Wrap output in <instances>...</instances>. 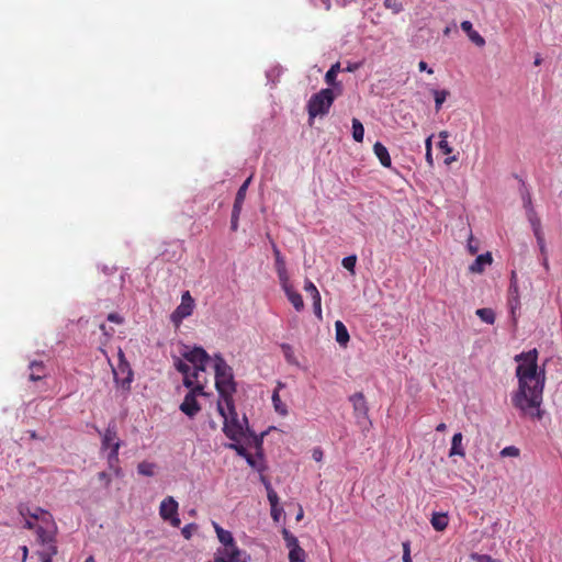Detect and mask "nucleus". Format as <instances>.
I'll use <instances>...</instances> for the list:
<instances>
[{
    "label": "nucleus",
    "mask_w": 562,
    "mask_h": 562,
    "mask_svg": "<svg viewBox=\"0 0 562 562\" xmlns=\"http://www.w3.org/2000/svg\"><path fill=\"white\" fill-rule=\"evenodd\" d=\"M515 361L518 362L516 368L518 389L512 394V403L524 415L540 419L542 417L540 406L542 404L546 372L543 369H538V351L532 349L516 355Z\"/></svg>",
    "instance_id": "nucleus-1"
},
{
    "label": "nucleus",
    "mask_w": 562,
    "mask_h": 562,
    "mask_svg": "<svg viewBox=\"0 0 562 562\" xmlns=\"http://www.w3.org/2000/svg\"><path fill=\"white\" fill-rule=\"evenodd\" d=\"M217 411L223 417V431L227 438L232 441L240 442L247 436L254 438L256 447L261 449L262 438H258L254 431L248 427V420L246 416L241 419L238 418L234 401L232 405H225L223 402H217Z\"/></svg>",
    "instance_id": "nucleus-2"
},
{
    "label": "nucleus",
    "mask_w": 562,
    "mask_h": 562,
    "mask_svg": "<svg viewBox=\"0 0 562 562\" xmlns=\"http://www.w3.org/2000/svg\"><path fill=\"white\" fill-rule=\"evenodd\" d=\"M215 386L218 392V401L225 405H232L233 395L236 393V383L233 369L221 355L214 356Z\"/></svg>",
    "instance_id": "nucleus-3"
},
{
    "label": "nucleus",
    "mask_w": 562,
    "mask_h": 562,
    "mask_svg": "<svg viewBox=\"0 0 562 562\" xmlns=\"http://www.w3.org/2000/svg\"><path fill=\"white\" fill-rule=\"evenodd\" d=\"M335 100V94L331 89H322L317 93L313 94L307 102L308 121L312 124V120L316 116L326 115Z\"/></svg>",
    "instance_id": "nucleus-4"
},
{
    "label": "nucleus",
    "mask_w": 562,
    "mask_h": 562,
    "mask_svg": "<svg viewBox=\"0 0 562 562\" xmlns=\"http://www.w3.org/2000/svg\"><path fill=\"white\" fill-rule=\"evenodd\" d=\"M190 392L184 396L183 402L180 404V411L188 417H194L200 411L201 406L198 403V395H205L204 385L198 382L192 387H189Z\"/></svg>",
    "instance_id": "nucleus-5"
},
{
    "label": "nucleus",
    "mask_w": 562,
    "mask_h": 562,
    "mask_svg": "<svg viewBox=\"0 0 562 562\" xmlns=\"http://www.w3.org/2000/svg\"><path fill=\"white\" fill-rule=\"evenodd\" d=\"M113 375L117 386L122 387L124 391H130L134 374L122 350L119 352V363L117 367L113 369Z\"/></svg>",
    "instance_id": "nucleus-6"
},
{
    "label": "nucleus",
    "mask_w": 562,
    "mask_h": 562,
    "mask_svg": "<svg viewBox=\"0 0 562 562\" xmlns=\"http://www.w3.org/2000/svg\"><path fill=\"white\" fill-rule=\"evenodd\" d=\"M195 303L189 291H186L181 295L180 305L171 313L170 321L175 326H179L182 321L192 315Z\"/></svg>",
    "instance_id": "nucleus-7"
},
{
    "label": "nucleus",
    "mask_w": 562,
    "mask_h": 562,
    "mask_svg": "<svg viewBox=\"0 0 562 562\" xmlns=\"http://www.w3.org/2000/svg\"><path fill=\"white\" fill-rule=\"evenodd\" d=\"M37 542L41 544V549L37 551L40 560H53V557L58 552L56 533L41 531V536H37Z\"/></svg>",
    "instance_id": "nucleus-8"
},
{
    "label": "nucleus",
    "mask_w": 562,
    "mask_h": 562,
    "mask_svg": "<svg viewBox=\"0 0 562 562\" xmlns=\"http://www.w3.org/2000/svg\"><path fill=\"white\" fill-rule=\"evenodd\" d=\"M159 515L164 520L170 521L173 527L180 526L178 502L172 496H167L162 499L159 506Z\"/></svg>",
    "instance_id": "nucleus-9"
},
{
    "label": "nucleus",
    "mask_w": 562,
    "mask_h": 562,
    "mask_svg": "<svg viewBox=\"0 0 562 562\" xmlns=\"http://www.w3.org/2000/svg\"><path fill=\"white\" fill-rule=\"evenodd\" d=\"M357 418H368L369 407L362 392H357L349 397Z\"/></svg>",
    "instance_id": "nucleus-10"
},
{
    "label": "nucleus",
    "mask_w": 562,
    "mask_h": 562,
    "mask_svg": "<svg viewBox=\"0 0 562 562\" xmlns=\"http://www.w3.org/2000/svg\"><path fill=\"white\" fill-rule=\"evenodd\" d=\"M271 245H272V251L274 255L276 271H277L279 281H280V283H286V280H289V274H288V270H286L285 260H284L283 256L281 255V251L278 248V246L276 245V243L272 241Z\"/></svg>",
    "instance_id": "nucleus-11"
},
{
    "label": "nucleus",
    "mask_w": 562,
    "mask_h": 562,
    "mask_svg": "<svg viewBox=\"0 0 562 562\" xmlns=\"http://www.w3.org/2000/svg\"><path fill=\"white\" fill-rule=\"evenodd\" d=\"M508 306L513 316L515 317L516 310L520 308L517 276L515 271L512 272L510 285L508 290Z\"/></svg>",
    "instance_id": "nucleus-12"
},
{
    "label": "nucleus",
    "mask_w": 562,
    "mask_h": 562,
    "mask_svg": "<svg viewBox=\"0 0 562 562\" xmlns=\"http://www.w3.org/2000/svg\"><path fill=\"white\" fill-rule=\"evenodd\" d=\"M102 449L110 451L115 447V445H119V448L121 447V440L117 437V431L115 425H109L104 432L102 434Z\"/></svg>",
    "instance_id": "nucleus-13"
},
{
    "label": "nucleus",
    "mask_w": 562,
    "mask_h": 562,
    "mask_svg": "<svg viewBox=\"0 0 562 562\" xmlns=\"http://www.w3.org/2000/svg\"><path fill=\"white\" fill-rule=\"evenodd\" d=\"M288 300L291 302L293 307L300 312L304 308V301L302 295L293 289V286L290 284L289 280H286V283H280Z\"/></svg>",
    "instance_id": "nucleus-14"
},
{
    "label": "nucleus",
    "mask_w": 562,
    "mask_h": 562,
    "mask_svg": "<svg viewBox=\"0 0 562 562\" xmlns=\"http://www.w3.org/2000/svg\"><path fill=\"white\" fill-rule=\"evenodd\" d=\"M183 358L193 366L201 362H209L210 356L202 347H194L189 351L183 352Z\"/></svg>",
    "instance_id": "nucleus-15"
},
{
    "label": "nucleus",
    "mask_w": 562,
    "mask_h": 562,
    "mask_svg": "<svg viewBox=\"0 0 562 562\" xmlns=\"http://www.w3.org/2000/svg\"><path fill=\"white\" fill-rule=\"evenodd\" d=\"M37 529L36 536H41V531H50V533H56V525L54 518L49 512L44 513L40 519L36 520Z\"/></svg>",
    "instance_id": "nucleus-16"
},
{
    "label": "nucleus",
    "mask_w": 562,
    "mask_h": 562,
    "mask_svg": "<svg viewBox=\"0 0 562 562\" xmlns=\"http://www.w3.org/2000/svg\"><path fill=\"white\" fill-rule=\"evenodd\" d=\"M461 29L467 33L470 41L473 42L476 46L483 47L485 45L484 37L479 32L473 30V25L470 21H463L461 23Z\"/></svg>",
    "instance_id": "nucleus-17"
},
{
    "label": "nucleus",
    "mask_w": 562,
    "mask_h": 562,
    "mask_svg": "<svg viewBox=\"0 0 562 562\" xmlns=\"http://www.w3.org/2000/svg\"><path fill=\"white\" fill-rule=\"evenodd\" d=\"M493 261L491 252H485L475 258L472 265L469 267L470 272L472 273H482L485 269V266L491 265Z\"/></svg>",
    "instance_id": "nucleus-18"
},
{
    "label": "nucleus",
    "mask_w": 562,
    "mask_h": 562,
    "mask_svg": "<svg viewBox=\"0 0 562 562\" xmlns=\"http://www.w3.org/2000/svg\"><path fill=\"white\" fill-rule=\"evenodd\" d=\"M373 151L383 167H386V168L391 167L392 160H391L389 150L382 143L376 142L373 145Z\"/></svg>",
    "instance_id": "nucleus-19"
},
{
    "label": "nucleus",
    "mask_w": 562,
    "mask_h": 562,
    "mask_svg": "<svg viewBox=\"0 0 562 562\" xmlns=\"http://www.w3.org/2000/svg\"><path fill=\"white\" fill-rule=\"evenodd\" d=\"M284 384L279 382L278 385H277V389L273 391V394H272V397H271V401H272V404H273V407H274V411L281 415V416H286L288 415V406L281 401L280 398V395H279V390L281 387H283Z\"/></svg>",
    "instance_id": "nucleus-20"
},
{
    "label": "nucleus",
    "mask_w": 562,
    "mask_h": 562,
    "mask_svg": "<svg viewBox=\"0 0 562 562\" xmlns=\"http://www.w3.org/2000/svg\"><path fill=\"white\" fill-rule=\"evenodd\" d=\"M119 445L116 443L115 447L109 452L108 454V464L109 468L114 472L116 476H121L122 470L119 465Z\"/></svg>",
    "instance_id": "nucleus-21"
},
{
    "label": "nucleus",
    "mask_w": 562,
    "mask_h": 562,
    "mask_svg": "<svg viewBox=\"0 0 562 562\" xmlns=\"http://www.w3.org/2000/svg\"><path fill=\"white\" fill-rule=\"evenodd\" d=\"M462 439H463V436L461 432H457L453 435L452 440H451V448L449 451L450 457H452V456L464 457L465 456V451L462 447Z\"/></svg>",
    "instance_id": "nucleus-22"
},
{
    "label": "nucleus",
    "mask_w": 562,
    "mask_h": 562,
    "mask_svg": "<svg viewBox=\"0 0 562 562\" xmlns=\"http://www.w3.org/2000/svg\"><path fill=\"white\" fill-rule=\"evenodd\" d=\"M30 371L31 381H40L46 375L45 366L42 361H32L30 363Z\"/></svg>",
    "instance_id": "nucleus-23"
},
{
    "label": "nucleus",
    "mask_w": 562,
    "mask_h": 562,
    "mask_svg": "<svg viewBox=\"0 0 562 562\" xmlns=\"http://www.w3.org/2000/svg\"><path fill=\"white\" fill-rule=\"evenodd\" d=\"M175 367L179 372H181L184 375L183 385L186 387H192V385L194 384V381L191 378L189 364H187L182 360L178 359L175 363Z\"/></svg>",
    "instance_id": "nucleus-24"
},
{
    "label": "nucleus",
    "mask_w": 562,
    "mask_h": 562,
    "mask_svg": "<svg viewBox=\"0 0 562 562\" xmlns=\"http://www.w3.org/2000/svg\"><path fill=\"white\" fill-rule=\"evenodd\" d=\"M335 329H336L337 342L341 346H346L347 342L349 341L350 337H349V333H348L346 326L344 325V323L341 321H337L335 323Z\"/></svg>",
    "instance_id": "nucleus-25"
},
{
    "label": "nucleus",
    "mask_w": 562,
    "mask_h": 562,
    "mask_svg": "<svg viewBox=\"0 0 562 562\" xmlns=\"http://www.w3.org/2000/svg\"><path fill=\"white\" fill-rule=\"evenodd\" d=\"M448 516L447 514L434 513L430 519L431 526L437 531H443L448 526Z\"/></svg>",
    "instance_id": "nucleus-26"
},
{
    "label": "nucleus",
    "mask_w": 562,
    "mask_h": 562,
    "mask_svg": "<svg viewBox=\"0 0 562 562\" xmlns=\"http://www.w3.org/2000/svg\"><path fill=\"white\" fill-rule=\"evenodd\" d=\"M250 182H251V177L247 178L244 181V183L239 187V189H238V191L236 193L233 206L243 209V204H244V201H245V198H246V192H247V189H248Z\"/></svg>",
    "instance_id": "nucleus-27"
},
{
    "label": "nucleus",
    "mask_w": 562,
    "mask_h": 562,
    "mask_svg": "<svg viewBox=\"0 0 562 562\" xmlns=\"http://www.w3.org/2000/svg\"><path fill=\"white\" fill-rule=\"evenodd\" d=\"M265 485L267 488L268 501H269L270 507H271V516L273 517V519H277L274 512H276V507H278V504H279V496H278L277 492L271 487L269 482H265Z\"/></svg>",
    "instance_id": "nucleus-28"
},
{
    "label": "nucleus",
    "mask_w": 562,
    "mask_h": 562,
    "mask_svg": "<svg viewBox=\"0 0 562 562\" xmlns=\"http://www.w3.org/2000/svg\"><path fill=\"white\" fill-rule=\"evenodd\" d=\"M475 314L480 319L486 324L493 325L495 323V313L492 308L483 307L476 310Z\"/></svg>",
    "instance_id": "nucleus-29"
},
{
    "label": "nucleus",
    "mask_w": 562,
    "mask_h": 562,
    "mask_svg": "<svg viewBox=\"0 0 562 562\" xmlns=\"http://www.w3.org/2000/svg\"><path fill=\"white\" fill-rule=\"evenodd\" d=\"M137 472L144 476H154L156 472V464L148 461H142L137 465Z\"/></svg>",
    "instance_id": "nucleus-30"
},
{
    "label": "nucleus",
    "mask_w": 562,
    "mask_h": 562,
    "mask_svg": "<svg viewBox=\"0 0 562 562\" xmlns=\"http://www.w3.org/2000/svg\"><path fill=\"white\" fill-rule=\"evenodd\" d=\"M281 350H282L283 356H284V358H285V360H286V362L289 364L299 366L297 358H296V356L294 353V350H293L291 345L282 344L281 345Z\"/></svg>",
    "instance_id": "nucleus-31"
},
{
    "label": "nucleus",
    "mask_w": 562,
    "mask_h": 562,
    "mask_svg": "<svg viewBox=\"0 0 562 562\" xmlns=\"http://www.w3.org/2000/svg\"><path fill=\"white\" fill-rule=\"evenodd\" d=\"M432 94L435 98V109L437 112L441 110V106L443 102L447 100V98L450 95V92L448 90H432Z\"/></svg>",
    "instance_id": "nucleus-32"
},
{
    "label": "nucleus",
    "mask_w": 562,
    "mask_h": 562,
    "mask_svg": "<svg viewBox=\"0 0 562 562\" xmlns=\"http://www.w3.org/2000/svg\"><path fill=\"white\" fill-rule=\"evenodd\" d=\"M527 217H528V221H529V223L531 225L533 235L542 233L541 221L538 217L536 211L535 210H529V212L527 214Z\"/></svg>",
    "instance_id": "nucleus-33"
},
{
    "label": "nucleus",
    "mask_w": 562,
    "mask_h": 562,
    "mask_svg": "<svg viewBox=\"0 0 562 562\" xmlns=\"http://www.w3.org/2000/svg\"><path fill=\"white\" fill-rule=\"evenodd\" d=\"M364 136V127L358 119H352V137L356 142L361 143Z\"/></svg>",
    "instance_id": "nucleus-34"
},
{
    "label": "nucleus",
    "mask_w": 562,
    "mask_h": 562,
    "mask_svg": "<svg viewBox=\"0 0 562 562\" xmlns=\"http://www.w3.org/2000/svg\"><path fill=\"white\" fill-rule=\"evenodd\" d=\"M282 536H283V539L285 541V546L289 549V552L291 550H293L294 548L295 549L301 548L297 538L294 535H292L289 530L283 529L282 530Z\"/></svg>",
    "instance_id": "nucleus-35"
},
{
    "label": "nucleus",
    "mask_w": 562,
    "mask_h": 562,
    "mask_svg": "<svg viewBox=\"0 0 562 562\" xmlns=\"http://www.w3.org/2000/svg\"><path fill=\"white\" fill-rule=\"evenodd\" d=\"M340 71V63H336L331 65V67L328 69V71L325 75V81L328 86H335L336 85V78L338 72Z\"/></svg>",
    "instance_id": "nucleus-36"
},
{
    "label": "nucleus",
    "mask_w": 562,
    "mask_h": 562,
    "mask_svg": "<svg viewBox=\"0 0 562 562\" xmlns=\"http://www.w3.org/2000/svg\"><path fill=\"white\" fill-rule=\"evenodd\" d=\"M439 137L441 138L438 146H439V149L445 154V155H450L452 153V147L449 145V143L447 142V138H448V132L446 131H442L439 133Z\"/></svg>",
    "instance_id": "nucleus-37"
},
{
    "label": "nucleus",
    "mask_w": 562,
    "mask_h": 562,
    "mask_svg": "<svg viewBox=\"0 0 562 562\" xmlns=\"http://www.w3.org/2000/svg\"><path fill=\"white\" fill-rule=\"evenodd\" d=\"M306 553L302 548L293 549L289 552V562H305Z\"/></svg>",
    "instance_id": "nucleus-38"
},
{
    "label": "nucleus",
    "mask_w": 562,
    "mask_h": 562,
    "mask_svg": "<svg viewBox=\"0 0 562 562\" xmlns=\"http://www.w3.org/2000/svg\"><path fill=\"white\" fill-rule=\"evenodd\" d=\"M240 212H241L240 207L233 206L232 218H231V229L233 232L237 231V228H238V220H239Z\"/></svg>",
    "instance_id": "nucleus-39"
},
{
    "label": "nucleus",
    "mask_w": 562,
    "mask_h": 562,
    "mask_svg": "<svg viewBox=\"0 0 562 562\" xmlns=\"http://www.w3.org/2000/svg\"><path fill=\"white\" fill-rule=\"evenodd\" d=\"M520 453L519 449L515 446H508V447H505L504 449L501 450L499 454L501 457L503 458H506V457H518Z\"/></svg>",
    "instance_id": "nucleus-40"
},
{
    "label": "nucleus",
    "mask_w": 562,
    "mask_h": 562,
    "mask_svg": "<svg viewBox=\"0 0 562 562\" xmlns=\"http://www.w3.org/2000/svg\"><path fill=\"white\" fill-rule=\"evenodd\" d=\"M206 364H207V362H201V364H200V363H198V364L193 366V367H194V370H193V372L191 373V378H192V379H193V381H194V385L199 382V374H200V372H205V370H206Z\"/></svg>",
    "instance_id": "nucleus-41"
},
{
    "label": "nucleus",
    "mask_w": 562,
    "mask_h": 562,
    "mask_svg": "<svg viewBox=\"0 0 562 562\" xmlns=\"http://www.w3.org/2000/svg\"><path fill=\"white\" fill-rule=\"evenodd\" d=\"M227 448L229 449H233L237 452L238 456L243 457L246 459V457L249 454L246 450V448L241 445H239V442H232L229 445H227Z\"/></svg>",
    "instance_id": "nucleus-42"
},
{
    "label": "nucleus",
    "mask_w": 562,
    "mask_h": 562,
    "mask_svg": "<svg viewBox=\"0 0 562 562\" xmlns=\"http://www.w3.org/2000/svg\"><path fill=\"white\" fill-rule=\"evenodd\" d=\"M356 262H357V257L356 256H348V257L342 259L344 268H346L347 270H349L351 272H353V270H355Z\"/></svg>",
    "instance_id": "nucleus-43"
},
{
    "label": "nucleus",
    "mask_w": 562,
    "mask_h": 562,
    "mask_svg": "<svg viewBox=\"0 0 562 562\" xmlns=\"http://www.w3.org/2000/svg\"><path fill=\"white\" fill-rule=\"evenodd\" d=\"M535 237L537 239V244L539 246V250H540L541 255H546L547 254V247H546L543 232L539 233V234H535Z\"/></svg>",
    "instance_id": "nucleus-44"
},
{
    "label": "nucleus",
    "mask_w": 562,
    "mask_h": 562,
    "mask_svg": "<svg viewBox=\"0 0 562 562\" xmlns=\"http://www.w3.org/2000/svg\"><path fill=\"white\" fill-rule=\"evenodd\" d=\"M19 514L24 517L25 519L30 518V514H32V508H30L25 504H20L18 507Z\"/></svg>",
    "instance_id": "nucleus-45"
},
{
    "label": "nucleus",
    "mask_w": 562,
    "mask_h": 562,
    "mask_svg": "<svg viewBox=\"0 0 562 562\" xmlns=\"http://www.w3.org/2000/svg\"><path fill=\"white\" fill-rule=\"evenodd\" d=\"M403 562H413L408 542L403 543Z\"/></svg>",
    "instance_id": "nucleus-46"
},
{
    "label": "nucleus",
    "mask_w": 562,
    "mask_h": 562,
    "mask_svg": "<svg viewBox=\"0 0 562 562\" xmlns=\"http://www.w3.org/2000/svg\"><path fill=\"white\" fill-rule=\"evenodd\" d=\"M46 512L47 510H45L41 507H34V508H32V514H30V518L34 519L36 521Z\"/></svg>",
    "instance_id": "nucleus-47"
},
{
    "label": "nucleus",
    "mask_w": 562,
    "mask_h": 562,
    "mask_svg": "<svg viewBox=\"0 0 562 562\" xmlns=\"http://www.w3.org/2000/svg\"><path fill=\"white\" fill-rule=\"evenodd\" d=\"M98 479H99L101 482H103V483H104V486H105V487H109V486H110V484H111V476H110L106 472H104V471L99 472V473H98Z\"/></svg>",
    "instance_id": "nucleus-48"
},
{
    "label": "nucleus",
    "mask_w": 562,
    "mask_h": 562,
    "mask_svg": "<svg viewBox=\"0 0 562 562\" xmlns=\"http://www.w3.org/2000/svg\"><path fill=\"white\" fill-rule=\"evenodd\" d=\"M323 457H324V452L322 450V448L319 447H316L313 449L312 451V458L316 461V462H321L323 460Z\"/></svg>",
    "instance_id": "nucleus-49"
},
{
    "label": "nucleus",
    "mask_w": 562,
    "mask_h": 562,
    "mask_svg": "<svg viewBox=\"0 0 562 562\" xmlns=\"http://www.w3.org/2000/svg\"><path fill=\"white\" fill-rule=\"evenodd\" d=\"M304 290L312 295L315 294V291H318L317 288L315 286V284L310 281V280H306L305 281V285H304Z\"/></svg>",
    "instance_id": "nucleus-50"
},
{
    "label": "nucleus",
    "mask_w": 562,
    "mask_h": 562,
    "mask_svg": "<svg viewBox=\"0 0 562 562\" xmlns=\"http://www.w3.org/2000/svg\"><path fill=\"white\" fill-rule=\"evenodd\" d=\"M522 201H524V207L526 209V212L528 213L529 210H535L533 206H532V201H531V196L529 193H527L524 198H522Z\"/></svg>",
    "instance_id": "nucleus-51"
},
{
    "label": "nucleus",
    "mask_w": 562,
    "mask_h": 562,
    "mask_svg": "<svg viewBox=\"0 0 562 562\" xmlns=\"http://www.w3.org/2000/svg\"><path fill=\"white\" fill-rule=\"evenodd\" d=\"M108 321L115 324H122L124 319L117 313H110L108 315Z\"/></svg>",
    "instance_id": "nucleus-52"
},
{
    "label": "nucleus",
    "mask_w": 562,
    "mask_h": 562,
    "mask_svg": "<svg viewBox=\"0 0 562 562\" xmlns=\"http://www.w3.org/2000/svg\"><path fill=\"white\" fill-rule=\"evenodd\" d=\"M418 69H419L420 71H427V74H429V75H432V74H434V70H432L431 68H429V67H428V65H427V63H426V61H424V60H420V61L418 63Z\"/></svg>",
    "instance_id": "nucleus-53"
},
{
    "label": "nucleus",
    "mask_w": 562,
    "mask_h": 562,
    "mask_svg": "<svg viewBox=\"0 0 562 562\" xmlns=\"http://www.w3.org/2000/svg\"><path fill=\"white\" fill-rule=\"evenodd\" d=\"M24 527H25L26 529H31V530H33V529H34V530L36 531V529H37V522H36L34 519L29 518V519H25V525H24Z\"/></svg>",
    "instance_id": "nucleus-54"
},
{
    "label": "nucleus",
    "mask_w": 562,
    "mask_h": 562,
    "mask_svg": "<svg viewBox=\"0 0 562 562\" xmlns=\"http://www.w3.org/2000/svg\"><path fill=\"white\" fill-rule=\"evenodd\" d=\"M246 461L251 468L258 469L257 461L250 453L246 457Z\"/></svg>",
    "instance_id": "nucleus-55"
},
{
    "label": "nucleus",
    "mask_w": 562,
    "mask_h": 562,
    "mask_svg": "<svg viewBox=\"0 0 562 562\" xmlns=\"http://www.w3.org/2000/svg\"><path fill=\"white\" fill-rule=\"evenodd\" d=\"M190 527H191V525H188L184 528H182V530H181V532L186 539H189L191 537Z\"/></svg>",
    "instance_id": "nucleus-56"
},
{
    "label": "nucleus",
    "mask_w": 562,
    "mask_h": 562,
    "mask_svg": "<svg viewBox=\"0 0 562 562\" xmlns=\"http://www.w3.org/2000/svg\"><path fill=\"white\" fill-rule=\"evenodd\" d=\"M313 299V305L318 304L322 302V297L318 291H315V294L312 295Z\"/></svg>",
    "instance_id": "nucleus-57"
},
{
    "label": "nucleus",
    "mask_w": 562,
    "mask_h": 562,
    "mask_svg": "<svg viewBox=\"0 0 562 562\" xmlns=\"http://www.w3.org/2000/svg\"><path fill=\"white\" fill-rule=\"evenodd\" d=\"M425 157H426V160H427L428 165L432 166L434 165V159H432L431 150H427Z\"/></svg>",
    "instance_id": "nucleus-58"
},
{
    "label": "nucleus",
    "mask_w": 562,
    "mask_h": 562,
    "mask_svg": "<svg viewBox=\"0 0 562 562\" xmlns=\"http://www.w3.org/2000/svg\"><path fill=\"white\" fill-rule=\"evenodd\" d=\"M313 306H314V312H315L316 316H318L321 318L322 317V304L318 303Z\"/></svg>",
    "instance_id": "nucleus-59"
},
{
    "label": "nucleus",
    "mask_w": 562,
    "mask_h": 562,
    "mask_svg": "<svg viewBox=\"0 0 562 562\" xmlns=\"http://www.w3.org/2000/svg\"><path fill=\"white\" fill-rule=\"evenodd\" d=\"M358 67H359L358 64H348V66L346 67L345 71L352 72V71L357 70Z\"/></svg>",
    "instance_id": "nucleus-60"
},
{
    "label": "nucleus",
    "mask_w": 562,
    "mask_h": 562,
    "mask_svg": "<svg viewBox=\"0 0 562 562\" xmlns=\"http://www.w3.org/2000/svg\"><path fill=\"white\" fill-rule=\"evenodd\" d=\"M542 266L546 270H549V260H548V255H542Z\"/></svg>",
    "instance_id": "nucleus-61"
},
{
    "label": "nucleus",
    "mask_w": 562,
    "mask_h": 562,
    "mask_svg": "<svg viewBox=\"0 0 562 562\" xmlns=\"http://www.w3.org/2000/svg\"><path fill=\"white\" fill-rule=\"evenodd\" d=\"M447 429V426L445 423H440L437 425L436 430L439 432H443Z\"/></svg>",
    "instance_id": "nucleus-62"
},
{
    "label": "nucleus",
    "mask_w": 562,
    "mask_h": 562,
    "mask_svg": "<svg viewBox=\"0 0 562 562\" xmlns=\"http://www.w3.org/2000/svg\"><path fill=\"white\" fill-rule=\"evenodd\" d=\"M431 138L432 136H429L426 142H425V145H426V151L427 150H431Z\"/></svg>",
    "instance_id": "nucleus-63"
},
{
    "label": "nucleus",
    "mask_w": 562,
    "mask_h": 562,
    "mask_svg": "<svg viewBox=\"0 0 562 562\" xmlns=\"http://www.w3.org/2000/svg\"><path fill=\"white\" fill-rule=\"evenodd\" d=\"M541 63H542V58H541V56L538 54V55L536 56L535 60H533V65H535V66H540V65H541Z\"/></svg>",
    "instance_id": "nucleus-64"
}]
</instances>
